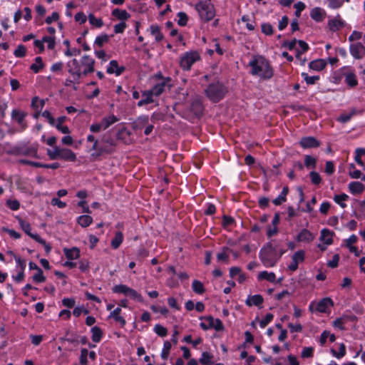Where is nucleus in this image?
I'll use <instances>...</instances> for the list:
<instances>
[{
    "label": "nucleus",
    "instance_id": "obj_1",
    "mask_svg": "<svg viewBox=\"0 0 365 365\" xmlns=\"http://www.w3.org/2000/svg\"><path fill=\"white\" fill-rule=\"evenodd\" d=\"M252 74L260 76L263 79H269L273 76V70L269 61L263 56H257L250 62Z\"/></svg>",
    "mask_w": 365,
    "mask_h": 365
},
{
    "label": "nucleus",
    "instance_id": "obj_2",
    "mask_svg": "<svg viewBox=\"0 0 365 365\" xmlns=\"http://www.w3.org/2000/svg\"><path fill=\"white\" fill-rule=\"evenodd\" d=\"M276 249L272 246L271 243H267L263 247L259 252V257L262 263L267 267H273L277 261L276 257Z\"/></svg>",
    "mask_w": 365,
    "mask_h": 365
},
{
    "label": "nucleus",
    "instance_id": "obj_3",
    "mask_svg": "<svg viewBox=\"0 0 365 365\" xmlns=\"http://www.w3.org/2000/svg\"><path fill=\"white\" fill-rule=\"evenodd\" d=\"M200 19L205 21H210L215 16V10L210 0L200 1L195 5Z\"/></svg>",
    "mask_w": 365,
    "mask_h": 365
},
{
    "label": "nucleus",
    "instance_id": "obj_4",
    "mask_svg": "<svg viewBox=\"0 0 365 365\" xmlns=\"http://www.w3.org/2000/svg\"><path fill=\"white\" fill-rule=\"evenodd\" d=\"M226 93L225 87L219 82L210 84L205 90L207 97L213 102L220 101Z\"/></svg>",
    "mask_w": 365,
    "mask_h": 365
},
{
    "label": "nucleus",
    "instance_id": "obj_5",
    "mask_svg": "<svg viewBox=\"0 0 365 365\" xmlns=\"http://www.w3.org/2000/svg\"><path fill=\"white\" fill-rule=\"evenodd\" d=\"M200 58L197 51L186 52L180 58V65L183 70L188 71L192 65Z\"/></svg>",
    "mask_w": 365,
    "mask_h": 365
},
{
    "label": "nucleus",
    "instance_id": "obj_6",
    "mask_svg": "<svg viewBox=\"0 0 365 365\" xmlns=\"http://www.w3.org/2000/svg\"><path fill=\"white\" fill-rule=\"evenodd\" d=\"M202 319L206 322L200 324V327L204 330H207L209 329H215L217 331L224 330V326L220 319H214L212 316H207Z\"/></svg>",
    "mask_w": 365,
    "mask_h": 365
},
{
    "label": "nucleus",
    "instance_id": "obj_7",
    "mask_svg": "<svg viewBox=\"0 0 365 365\" xmlns=\"http://www.w3.org/2000/svg\"><path fill=\"white\" fill-rule=\"evenodd\" d=\"M67 66L68 72L73 76L75 81H78L82 74L81 71V62L80 63L77 59L73 58L68 62Z\"/></svg>",
    "mask_w": 365,
    "mask_h": 365
},
{
    "label": "nucleus",
    "instance_id": "obj_8",
    "mask_svg": "<svg viewBox=\"0 0 365 365\" xmlns=\"http://www.w3.org/2000/svg\"><path fill=\"white\" fill-rule=\"evenodd\" d=\"M94 59L88 56H84L81 60V67L83 68L82 74L86 76L88 73H93L94 71Z\"/></svg>",
    "mask_w": 365,
    "mask_h": 365
},
{
    "label": "nucleus",
    "instance_id": "obj_9",
    "mask_svg": "<svg viewBox=\"0 0 365 365\" xmlns=\"http://www.w3.org/2000/svg\"><path fill=\"white\" fill-rule=\"evenodd\" d=\"M304 255L303 250L296 252L292 257V263L289 265L288 269L292 272L296 271L298 269L299 263L304 260Z\"/></svg>",
    "mask_w": 365,
    "mask_h": 365
},
{
    "label": "nucleus",
    "instance_id": "obj_10",
    "mask_svg": "<svg viewBox=\"0 0 365 365\" xmlns=\"http://www.w3.org/2000/svg\"><path fill=\"white\" fill-rule=\"evenodd\" d=\"M350 53L356 59H361L365 56V46L361 43L351 44Z\"/></svg>",
    "mask_w": 365,
    "mask_h": 365
},
{
    "label": "nucleus",
    "instance_id": "obj_11",
    "mask_svg": "<svg viewBox=\"0 0 365 365\" xmlns=\"http://www.w3.org/2000/svg\"><path fill=\"white\" fill-rule=\"evenodd\" d=\"M11 153L14 155H32L34 157H36L37 148L34 147H14Z\"/></svg>",
    "mask_w": 365,
    "mask_h": 365
},
{
    "label": "nucleus",
    "instance_id": "obj_12",
    "mask_svg": "<svg viewBox=\"0 0 365 365\" xmlns=\"http://www.w3.org/2000/svg\"><path fill=\"white\" fill-rule=\"evenodd\" d=\"M190 110L193 114V116L196 118H199L202 115L204 107L200 98H195L192 101Z\"/></svg>",
    "mask_w": 365,
    "mask_h": 365
},
{
    "label": "nucleus",
    "instance_id": "obj_13",
    "mask_svg": "<svg viewBox=\"0 0 365 365\" xmlns=\"http://www.w3.org/2000/svg\"><path fill=\"white\" fill-rule=\"evenodd\" d=\"M170 81H171V79L170 78H167L164 79V81L162 83H158L153 88V89H151L148 91L150 93H152L153 96L155 95L156 96H158L163 93L165 88L166 86L168 88L171 87V85L169 84Z\"/></svg>",
    "mask_w": 365,
    "mask_h": 365
},
{
    "label": "nucleus",
    "instance_id": "obj_14",
    "mask_svg": "<svg viewBox=\"0 0 365 365\" xmlns=\"http://www.w3.org/2000/svg\"><path fill=\"white\" fill-rule=\"evenodd\" d=\"M26 116V113L20 110L14 109L11 112V118L16 120L23 129L26 128L27 126L26 123L24 121Z\"/></svg>",
    "mask_w": 365,
    "mask_h": 365
},
{
    "label": "nucleus",
    "instance_id": "obj_15",
    "mask_svg": "<svg viewBox=\"0 0 365 365\" xmlns=\"http://www.w3.org/2000/svg\"><path fill=\"white\" fill-rule=\"evenodd\" d=\"M303 148H317L320 143L314 137L302 138L299 142Z\"/></svg>",
    "mask_w": 365,
    "mask_h": 365
},
{
    "label": "nucleus",
    "instance_id": "obj_16",
    "mask_svg": "<svg viewBox=\"0 0 365 365\" xmlns=\"http://www.w3.org/2000/svg\"><path fill=\"white\" fill-rule=\"evenodd\" d=\"M334 306L333 301L329 297H326L321 299L317 304L316 307V311L325 313L327 312V309L329 307Z\"/></svg>",
    "mask_w": 365,
    "mask_h": 365
},
{
    "label": "nucleus",
    "instance_id": "obj_17",
    "mask_svg": "<svg viewBox=\"0 0 365 365\" xmlns=\"http://www.w3.org/2000/svg\"><path fill=\"white\" fill-rule=\"evenodd\" d=\"M20 163L26 164V165H31L34 167L38 168H51V169H57L60 167V164L58 163H54L52 164H42L38 162H33L27 160H20Z\"/></svg>",
    "mask_w": 365,
    "mask_h": 365
},
{
    "label": "nucleus",
    "instance_id": "obj_18",
    "mask_svg": "<svg viewBox=\"0 0 365 365\" xmlns=\"http://www.w3.org/2000/svg\"><path fill=\"white\" fill-rule=\"evenodd\" d=\"M264 302V299L260 294H255L252 296H249L247 300L245 301L246 305L248 307H252V305H255L261 308V305Z\"/></svg>",
    "mask_w": 365,
    "mask_h": 365
},
{
    "label": "nucleus",
    "instance_id": "obj_19",
    "mask_svg": "<svg viewBox=\"0 0 365 365\" xmlns=\"http://www.w3.org/2000/svg\"><path fill=\"white\" fill-rule=\"evenodd\" d=\"M59 158L71 162H74L76 160V154L68 148H60Z\"/></svg>",
    "mask_w": 365,
    "mask_h": 365
},
{
    "label": "nucleus",
    "instance_id": "obj_20",
    "mask_svg": "<svg viewBox=\"0 0 365 365\" xmlns=\"http://www.w3.org/2000/svg\"><path fill=\"white\" fill-rule=\"evenodd\" d=\"M334 235L333 232H331L328 229H323L321 231V236L319 240L324 242L325 245H330L333 243L332 237Z\"/></svg>",
    "mask_w": 365,
    "mask_h": 365
},
{
    "label": "nucleus",
    "instance_id": "obj_21",
    "mask_svg": "<svg viewBox=\"0 0 365 365\" xmlns=\"http://www.w3.org/2000/svg\"><path fill=\"white\" fill-rule=\"evenodd\" d=\"M326 66L327 62L324 59L314 60L311 61L309 64V68L317 71L323 70Z\"/></svg>",
    "mask_w": 365,
    "mask_h": 365
},
{
    "label": "nucleus",
    "instance_id": "obj_22",
    "mask_svg": "<svg viewBox=\"0 0 365 365\" xmlns=\"http://www.w3.org/2000/svg\"><path fill=\"white\" fill-rule=\"evenodd\" d=\"M63 252L68 259H78L80 257V250L77 247L64 248Z\"/></svg>",
    "mask_w": 365,
    "mask_h": 365
},
{
    "label": "nucleus",
    "instance_id": "obj_23",
    "mask_svg": "<svg viewBox=\"0 0 365 365\" xmlns=\"http://www.w3.org/2000/svg\"><path fill=\"white\" fill-rule=\"evenodd\" d=\"M349 189L352 194H360L364 190V185L360 182H352L349 185Z\"/></svg>",
    "mask_w": 365,
    "mask_h": 365
},
{
    "label": "nucleus",
    "instance_id": "obj_24",
    "mask_svg": "<svg viewBox=\"0 0 365 365\" xmlns=\"http://www.w3.org/2000/svg\"><path fill=\"white\" fill-rule=\"evenodd\" d=\"M313 239L314 236L311 232L307 229H303L297 236L298 241L310 242L312 241Z\"/></svg>",
    "mask_w": 365,
    "mask_h": 365
},
{
    "label": "nucleus",
    "instance_id": "obj_25",
    "mask_svg": "<svg viewBox=\"0 0 365 365\" xmlns=\"http://www.w3.org/2000/svg\"><path fill=\"white\" fill-rule=\"evenodd\" d=\"M123 240V235L120 231L115 232V237L111 240V247L113 249H118Z\"/></svg>",
    "mask_w": 365,
    "mask_h": 365
},
{
    "label": "nucleus",
    "instance_id": "obj_26",
    "mask_svg": "<svg viewBox=\"0 0 365 365\" xmlns=\"http://www.w3.org/2000/svg\"><path fill=\"white\" fill-rule=\"evenodd\" d=\"M112 15L120 20H126L130 16L125 10H120L119 9H115L112 11Z\"/></svg>",
    "mask_w": 365,
    "mask_h": 365
},
{
    "label": "nucleus",
    "instance_id": "obj_27",
    "mask_svg": "<svg viewBox=\"0 0 365 365\" xmlns=\"http://www.w3.org/2000/svg\"><path fill=\"white\" fill-rule=\"evenodd\" d=\"M329 28L332 31H337L339 28L344 26V22L339 19H331L328 24Z\"/></svg>",
    "mask_w": 365,
    "mask_h": 365
},
{
    "label": "nucleus",
    "instance_id": "obj_28",
    "mask_svg": "<svg viewBox=\"0 0 365 365\" xmlns=\"http://www.w3.org/2000/svg\"><path fill=\"white\" fill-rule=\"evenodd\" d=\"M91 333H92V340L94 342H99L103 336V331H102L101 329L98 327H93L91 329Z\"/></svg>",
    "mask_w": 365,
    "mask_h": 365
},
{
    "label": "nucleus",
    "instance_id": "obj_29",
    "mask_svg": "<svg viewBox=\"0 0 365 365\" xmlns=\"http://www.w3.org/2000/svg\"><path fill=\"white\" fill-rule=\"evenodd\" d=\"M148 123V116H140L133 122V126L134 129H141L144 125Z\"/></svg>",
    "mask_w": 365,
    "mask_h": 365
},
{
    "label": "nucleus",
    "instance_id": "obj_30",
    "mask_svg": "<svg viewBox=\"0 0 365 365\" xmlns=\"http://www.w3.org/2000/svg\"><path fill=\"white\" fill-rule=\"evenodd\" d=\"M121 309L117 307L110 313L109 317L114 318L116 322H120L122 326H124L125 324V321L121 316L119 315Z\"/></svg>",
    "mask_w": 365,
    "mask_h": 365
},
{
    "label": "nucleus",
    "instance_id": "obj_31",
    "mask_svg": "<svg viewBox=\"0 0 365 365\" xmlns=\"http://www.w3.org/2000/svg\"><path fill=\"white\" fill-rule=\"evenodd\" d=\"M118 119L115 115H110L108 117L103 118L102 121L101 122V124H103V129L106 130L108 128L110 125L113 124L114 123L117 122Z\"/></svg>",
    "mask_w": 365,
    "mask_h": 365
},
{
    "label": "nucleus",
    "instance_id": "obj_32",
    "mask_svg": "<svg viewBox=\"0 0 365 365\" xmlns=\"http://www.w3.org/2000/svg\"><path fill=\"white\" fill-rule=\"evenodd\" d=\"M150 32L155 36L157 41H160L163 38V35L160 32V28L158 25H152L150 26Z\"/></svg>",
    "mask_w": 365,
    "mask_h": 365
},
{
    "label": "nucleus",
    "instance_id": "obj_33",
    "mask_svg": "<svg viewBox=\"0 0 365 365\" xmlns=\"http://www.w3.org/2000/svg\"><path fill=\"white\" fill-rule=\"evenodd\" d=\"M66 116H61L58 118V124L56 125V128L65 134L70 133V130L68 126L62 125V123L65 121Z\"/></svg>",
    "mask_w": 365,
    "mask_h": 365
},
{
    "label": "nucleus",
    "instance_id": "obj_34",
    "mask_svg": "<svg viewBox=\"0 0 365 365\" xmlns=\"http://www.w3.org/2000/svg\"><path fill=\"white\" fill-rule=\"evenodd\" d=\"M93 222V219L89 215H81L78 218V223L83 227L89 226Z\"/></svg>",
    "mask_w": 365,
    "mask_h": 365
},
{
    "label": "nucleus",
    "instance_id": "obj_35",
    "mask_svg": "<svg viewBox=\"0 0 365 365\" xmlns=\"http://www.w3.org/2000/svg\"><path fill=\"white\" fill-rule=\"evenodd\" d=\"M44 67V64L43 63L42 58L40 56H38L35 58V63H33L30 68L34 72L38 73L41 69Z\"/></svg>",
    "mask_w": 365,
    "mask_h": 365
},
{
    "label": "nucleus",
    "instance_id": "obj_36",
    "mask_svg": "<svg viewBox=\"0 0 365 365\" xmlns=\"http://www.w3.org/2000/svg\"><path fill=\"white\" fill-rule=\"evenodd\" d=\"M311 17L316 21H322L323 20V14L322 9L319 7H316L311 11Z\"/></svg>",
    "mask_w": 365,
    "mask_h": 365
},
{
    "label": "nucleus",
    "instance_id": "obj_37",
    "mask_svg": "<svg viewBox=\"0 0 365 365\" xmlns=\"http://www.w3.org/2000/svg\"><path fill=\"white\" fill-rule=\"evenodd\" d=\"M192 287L193 291L199 294H202L205 292L203 284L196 279L193 281Z\"/></svg>",
    "mask_w": 365,
    "mask_h": 365
},
{
    "label": "nucleus",
    "instance_id": "obj_38",
    "mask_svg": "<svg viewBox=\"0 0 365 365\" xmlns=\"http://www.w3.org/2000/svg\"><path fill=\"white\" fill-rule=\"evenodd\" d=\"M275 274L273 272L268 273L266 271L262 272L258 275V279L260 280L266 279L269 282H273L275 281Z\"/></svg>",
    "mask_w": 365,
    "mask_h": 365
},
{
    "label": "nucleus",
    "instance_id": "obj_39",
    "mask_svg": "<svg viewBox=\"0 0 365 365\" xmlns=\"http://www.w3.org/2000/svg\"><path fill=\"white\" fill-rule=\"evenodd\" d=\"M143 95L144 96H145V98L142 99V100H140L138 103V106H143L144 105H146V104H148V103H150L153 102V95L148 91L144 92Z\"/></svg>",
    "mask_w": 365,
    "mask_h": 365
},
{
    "label": "nucleus",
    "instance_id": "obj_40",
    "mask_svg": "<svg viewBox=\"0 0 365 365\" xmlns=\"http://www.w3.org/2000/svg\"><path fill=\"white\" fill-rule=\"evenodd\" d=\"M212 355H211L208 352H203L202 354V357L200 359V362L203 365H212L213 363L212 362Z\"/></svg>",
    "mask_w": 365,
    "mask_h": 365
},
{
    "label": "nucleus",
    "instance_id": "obj_41",
    "mask_svg": "<svg viewBox=\"0 0 365 365\" xmlns=\"http://www.w3.org/2000/svg\"><path fill=\"white\" fill-rule=\"evenodd\" d=\"M345 82L350 87H355L358 84V81L356 80V76L352 73H348L346 76Z\"/></svg>",
    "mask_w": 365,
    "mask_h": 365
},
{
    "label": "nucleus",
    "instance_id": "obj_42",
    "mask_svg": "<svg viewBox=\"0 0 365 365\" xmlns=\"http://www.w3.org/2000/svg\"><path fill=\"white\" fill-rule=\"evenodd\" d=\"M88 20L91 25L97 28H100L103 25V20L101 19L96 18L95 16L92 14L88 15Z\"/></svg>",
    "mask_w": 365,
    "mask_h": 365
},
{
    "label": "nucleus",
    "instance_id": "obj_43",
    "mask_svg": "<svg viewBox=\"0 0 365 365\" xmlns=\"http://www.w3.org/2000/svg\"><path fill=\"white\" fill-rule=\"evenodd\" d=\"M171 346L172 345L170 341H166L164 342L163 349L161 353V357L163 359L166 360L168 358Z\"/></svg>",
    "mask_w": 365,
    "mask_h": 365
},
{
    "label": "nucleus",
    "instance_id": "obj_44",
    "mask_svg": "<svg viewBox=\"0 0 365 365\" xmlns=\"http://www.w3.org/2000/svg\"><path fill=\"white\" fill-rule=\"evenodd\" d=\"M349 198V196L346 194H341V195H336L334 197V200L338 203L341 207L344 208L346 207V205L342 201H345Z\"/></svg>",
    "mask_w": 365,
    "mask_h": 365
},
{
    "label": "nucleus",
    "instance_id": "obj_45",
    "mask_svg": "<svg viewBox=\"0 0 365 365\" xmlns=\"http://www.w3.org/2000/svg\"><path fill=\"white\" fill-rule=\"evenodd\" d=\"M357 113L355 108L351 109L349 113L348 114H342L338 118V120L341 123H346L349 121L351 118L354 115Z\"/></svg>",
    "mask_w": 365,
    "mask_h": 365
},
{
    "label": "nucleus",
    "instance_id": "obj_46",
    "mask_svg": "<svg viewBox=\"0 0 365 365\" xmlns=\"http://www.w3.org/2000/svg\"><path fill=\"white\" fill-rule=\"evenodd\" d=\"M19 225L21 226V227L22 228V230L29 236L31 237V235H32L33 233L31 232V225L29 222L24 221V220H22L21 218H19Z\"/></svg>",
    "mask_w": 365,
    "mask_h": 365
},
{
    "label": "nucleus",
    "instance_id": "obj_47",
    "mask_svg": "<svg viewBox=\"0 0 365 365\" xmlns=\"http://www.w3.org/2000/svg\"><path fill=\"white\" fill-rule=\"evenodd\" d=\"M130 287L124 284L115 285L113 288V291L115 293H122L125 295L128 294Z\"/></svg>",
    "mask_w": 365,
    "mask_h": 365
},
{
    "label": "nucleus",
    "instance_id": "obj_48",
    "mask_svg": "<svg viewBox=\"0 0 365 365\" xmlns=\"http://www.w3.org/2000/svg\"><path fill=\"white\" fill-rule=\"evenodd\" d=\"M356 155L354 157L355 161L360 165H364V163L361 160V156L365 155V149L364 148H357L355 151Z\"/></svg>",
    "mask_w": 365,
    "mask_h": 365
},
{
    "label": "nucleus",
    "instance_id": "obj_49",
    "mask_svg": "<svg viewBox=\"0 0 365 365\" xmlns=\"http://www.w3.org/2000/svg\"><path fill=\"white\" fill-rule=\"evenodd\" d=\"M262 32L265 35L271 36L273 34L274 29L270 24L264 23L262 24Z\"/></svg>",
    "mask_w": 365,
    "mask_h": 365
},
{
    "label": "nucleus",
    "instance_id": "obj_50",
    "mask_svg": "<svg viewBox=\"0 0 365 365\" xmlns=\"http://www.w3.org/2000/svg\"><path fill=\"white\" fill-rule=\"evenodd\" d=\"M32 279L35 282L38 283L43 282L46 281V277L43 276L41 269H38V270H37V273L33 275Z\"/></svg>",
    "mask_w": 365,
    "mask_h": 365
},
{
    "label": "nucleus",
    "instance_id": "obj_51",
    "mask_svg": "<svg viewBox=\"0 0 365 365\" xmlns=\"http://www.w3.org/2000/svg\"><path fill=\"white\" fill-rule=\"evenodd\" d=\"M155 332L160 336H165L168 334V330L165 327L160 324H156L154 327Z\"/></svg>",
    "mask_w": 365,
    "mask_h": 365
},
{
    "label": "nucleus",
    "instance_id": "obj_52",
    "mask_svg": "<svg viewBox=\"0 0 365 365\" xmlns=\"http://www.w3.org/2000/svg\"><path fill=\"white\" fill-rule=\"evenodd\" d=\"M109 41V36L107 34H103L96 37L95 40V43L98 46H102L105 43H107Z\"/></svg>",
    "mask_w": 365,
    "mask_h": 365
},
{
    "label": "nucleus",
    "instance_id": "obj_53",
    "mask_svg": "<svg viewBox=\"0 0 365 365\" xmlns=\"http://www.w3.org/2000/svg\"><path fill=\"white\" fill-rule=\"evenodd\" d=\"M178 16L179 17V20L178 21V25L181 26H186L188 20L187 14L181 11L178 14Z\"/></svg>",
    "mask_w": 365,
    "mask_h": 365
},
{
    "label": "nucleus",
    "instance_id": "obj_54",
    "mask_svg": "<svg viewBox=\"0 0 365 365\" xmlns=\"http://www.w3.org/2000/svg\"><path fill=\"white\" fill-rule=\"evenodd\" d=\"M302 76L304 77L306 83L310 85L314 84L315 82L319 79V76H309L306 73H302Z\"/></svg>",
    "mask_w": 365,
    "mask_h": 365
},
{
    "label": "nucleus",
    "instance_id": "obj_55",
    "mask_svg": "<svg viewBox=\"0 0 365 365\" xmlns=\"http://www.w3.org/2000/svg\"><path fill=\"white\" fill-rule=\"evenodd\" d=\"M333 354L338 359L341 358L346 354V347L344 344H341L339 349V352H336L334 349H331Z\"/></svg>",
    "mask_w": 365,
    "mask_h": 365
},
{
    "label": "nucleus",
    "instance_id": "obj_56",
    "mask_svg": "<svg viewBox=\"0 0 365 365\" xmlns=\"http://www.w3.org/2000/svg\"><path fill=\"white\" fill-rule=\"evenodd\" d=\"M42 41L48 43V48L49 49L54 48L56 44L54 36H44L42 38Z\"/></svg>",
    "mask_w": 365,
    "mask_h": 365
},
{
    "label": "nucleus",
    "instance_id": "obj_57",
    "mask_svg": "<svg viewBox=\"0 0 365 365\" xmlns=\"http://www.w3.org/2000/svg\"><path fill=\"white\" fill-rule=\"evenodd\" d=\"M311 178V181L314 185H319L321 183L322 178L319 174L315 171H312L309 174Z\"/></svg>",
    "mask_w": 365,
    "mask_h": 365
},
{
    "label": "nucleus",
    "instance_id": "obj_58",
    "mask_svg": "<svg viewBox=\"0 0 365 365\" xmlns=\"http://www.w3.org/2000/svg\"><path fill=\"white\" fill-rule=\"evenodd\" d=\"M47 154L50 159L56 160L59 158L60 148L56 146L53 150H48Z\"/></svg>",
    "mask_w": 365,
    "mask_h": 365
},
{
    "label": "nucleus",
    "instance_id": "obj_59",
    "mask_svg": "<svg viewBox=\"0 0 365 365\" xmlns=\"http://www.w3.org/2000/svg\"><path fill=\"white\" fill-rule=\"evenodd\" d=\"M317 160L311 155H306L304 158V164L308 168L312 166L313 168L316 167Z\"/></svg>",
    "mask_w": 365,
    "mask_h": 365
},
{
    "label": "nucleus",
    "instance_id": "obj_60",
    "mask_svg": "<svg viewBox=\"0 0 365 365\" xmlns=\"http://www.w3.org/2000/svg\"><path fill=\"white\" fill-rule=\"evenodd\" d=\"M101 153H112L114 151V148L110 147L108 144L102 143L100 145L98 148Z\"/></svg>",
    "mask_w": 365,
    "mask_h": 365
},
{
    "label": "nucleus",
    "instance_id": "obj_61",
    "mask_svg": "<svg viewBox=\"0 0 365 365\" xmlns=\"http://www.w3.org/2000/svg\"><path fill=\"white\" fill-rule=\"evenodd\" d=\"M88 354V351L86 349H82L81 351L80 356V364L81 365H86L88 363L87 356Z\"/></svg>",
    "mask_w": 365,
    "mask_h": 365
},
{
    "label": "nucleus",
    "instance_id": "obj_62",
    "mask_svg": "<svg viewBox=\"0 0 365 365\" xmlns=\"http://www.w3.org/2000/svg\"><path fill=\"white\" fill-rule=\"evenodd\" d=\"M14 55L19 58L25 56L26 47L24 45H19L17 48L14 51Z\"/></svg>",
    "mask_w": 365,
    "mask_h": 365
},
{
    "label": "nucleus",
    "instance_id": "obj_63",
    "mask_svg": "<svg viewBox=\"0 0 365 365\" xmlns=\"http://www.w3.org/2000/svg\"><path fill=\"white\" fill-rule=\"evenodd\" d=\"M294 8L296 9L294 14L297 18H299L301 15L302 11L305 8V4L303 2L299 1L294 4Z\"/></svg>",
    "mask_w": 365,
    "mask_h": 365
},
{
    "label": "nucleus",
    "instance_id": "obj_64",
    "mask_svg": "<svg viewBox=\"0 0 365 365\" xmlns=\"http://www.w3.org/2000/svg\"><path fill=\"white\" fill-rule=\"evenodd\" d=\"M274 316L272 314H267L265 317L262 319L259 322V325L262 328L265 327L273 319Z\"/></svg>",
    "mask_w": 365,
    "mask_h": 365
}]
</instances>
